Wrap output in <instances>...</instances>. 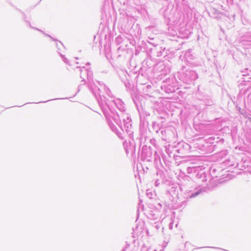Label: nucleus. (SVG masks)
<instances>
[{"label":"nucleus","mask_w":251,"mask_h":251,"mask_svg":"<svg viewBox=\"0 0 251 251\" xmlns=\"http://www.w3.org/2000/svg\"><path fill=\"white\" fill-rule=\"evenodd\" d=\"M99 86L96 87L98 94L96 91L93 92V95L96 99L102 113L107 121H111L112 116H110V109L116 111L114 107L121 112L126 113V108L124 102L120 99H115L112 95L110 89L104 83L98 82Z\"/></svg>","instance_id":"1"},{"label":"nucleus","mask_w":251,"mask_h":251,"mask_svg":"<svg viewBox=\"0 0 251 251\" xmlns=\"http://www.w3.org/2000/svg\"><path fill=\"white\" fill-rule=\"evenodd\" d=\"M189 175L181 176L179 189L182 192V195L186 199L196 198L205 191V188L200 186H195V176L193 173H188Z\"/></svg>","instance_id":"2"},{"label":"nucleus","mask_w":251,"mask_h":251,"mask_svg":"<svg viewBox=\"0 0 251 251\" xmlns=\"http://www.w3.org/2000/svg\"><path fill=\"white\" fill-rule=\"evenodd\" d=\"M110 116L112 120L123 131H125L131 139H133V131L132 121L127 113H122L121 116L114 109H110Z\"/></svg>","instance_id":"3"},{"label":"nucleus","mask_w":251,"mask_h":251,"mask_svg":"<svg viewBox=\"0 0 251 251\" xmlns=\"http://www.w3.org/2000/svg\"><path fill=\"white\" fill-rule=\"evenodd\" d=\"M77 68L80 69V78H82V80L81 81V84L78 86V91L79 90L80 87L81 85H84L86 83V79L85 77L87 78L88 80V86L89 90L91 91V92L93 94V90H94V91H96V93L98 94V91L96 90V87L97 86H99V84H98V82L100 83H103L102 82H100L99 81H97L96 83H94L93 80V72L92 71L89 69H86L85 67L83 66L82 68H81V67H77Z\"/></svg>","instance_id":"4"},{"label":"nucleus","mask_w":251,"mask_h":251,"mask_svg":"<svg viewBox=\"0 0 251 251\" xmlns=\"http://www.w3.org/2000/svg\"><path fill=\"white\" fill-rule=\"evenodd\" d=\"M141 160L144 161L151 162L153 160L154 164L158 165L161 163L160 158L157 151L151 147L143 146L140 152Z\"/></svg>","instance_id":"5"},{"label":"nucleus","mask_w":251,"mask_h":251,"mask_svg":"<svg viewBox=\"0 0 251 251\" xmlns=\"http://www.w3.org/2000/svg\"><path fill=\"white\" fill-rule=\"evenodd\" d=\"M177 77L182 82L186 84L193 83L198 78L197 73L189 68L182 66L181 70L176 74Z\"/></svg>","instance_id":"6"},{"label":"nucleus","mask_w":251,"mask_h":251,"mask_svg":"<svg viewBox=\"0 0 251 251\" xmlns=\"http://www.w3.org/2000/svg\"><path fill=\"white\" fill-rule=\"evenodd\" d=\"M187 173H193L195 176V181L205 182L207 181V175L203 170L201 169V166H189L187 168Z\"/></svg>","instance_id":"7"},{"label":"nucleus","mask_w":251,"mask_h":251,"mask_svg":"<svg viewBox=\"0 0 251 251\" xmlns=\"http://www.w3.org/2000/svg\"><path fill=\"white\" fill-rule=\"evenodd\" d=\"M178 82L175 76L169 77L163 82L161 89L166 93H173L178 89Z\"/></svg>","instance_id":"8"},{"label":"nucleus","mask_w":251,"mask_h":251,"mask_svg":"<svg viewBox=\"0 0 251 251\" xmlns=\"http://www.w3.org/2000/svg\"><path fill=\"white\" fill-rule=\"evenodd\" d=\"M148 43L152 45L151 47H147L148 54L151 57L155 58L162 56L165 57L167 55V50H166L165 48L159 45H154L150 42H148Z\"/></svg>","instance_id":"9"},{"label":"nucleus","mask_w":251,"mask_h":251,"mask_svg":"<svg viewBox=\"0 0 251 251\" xmlns=\"http://www.w3.org/2000/svg\"><path fill=\"white\" fill-rule=\"evenodd\" d=\"M176 130L173 127H167L161 129L159 135L163 140L167 142L173 141L176 138Z\"/></svg>","instance_id":"10"},{"label":"nucleus","mask_w":251,"mask_h":251,"mask_svg":"<svg viewBox=\"0 0 251 251\" xmlns=\"http://www.w3.org/2000/svg\"><path fill=\"white\" fill-rule=\"evenodd\" d=\"M165 18H168L169 21L173 24H176L177 23L183 21L184 19L183 15L179 11L176 10H172L171 14L167 17L166 14L164 15Z\"/></svg>","instance_id":"11"},{"label":"nucleus","mask_w":251,"mask_h":251,"mask_svg":"<svg viewBox=\"0 0 251 251\" xmlns=\"http://www.w3.org/2000/svg\"><path fill=\"white\" fill-rule=\"evenodd\" d=\"M240 42L246 48H251V33L248 32L240 38Z\"/></svg>","instance_id":"12"},{"label":"nucleus","mask_w":251,"mask_h":251,"mask_svg":"<svg viewBox=\"0 0 251 251\" xmlns=\"http://www.w3.org/2000/svg\"><path fill=\"white\" fill-rule=\"evenodd\" d=\"M119 75L121 80L124 83L125 87L126 88H128L130 86L129 78L130 77L129 75L126 72L121 71L119 73Z\"/></svg>","instance_id":"13"},{"label":"nucleus","mask_w":251,"mask_h":251,"mask_svg":"<svg viewBox=\"0 0 251 251\" xmlns=\"http://www.w3.org/2000/svg\"><path fill=\"white\" fill-rule=\"evenodd\" d=\"M224 170L221 169L219 167L213 166L210 168V174L212 177H221L223 175Z\"/></svg>","instance_id":"14"},{"label":"nucleus","mask_w":251,"mask_h":251,"mask_svg":"<svg viewBox=\"0 0 251 251\" xmlns=\"http://www.w3.org/2000/svg\"><path fill=\"white\" fill-rule=\"evenodd\" d=\"M177 187L175 184L170 185L166 190V195L170 197H173L174 196L177 195Z\"/></svg>","instance_id":"15"},{"label":"nucleus","mask_w":251,"mask_h":251,"mask_svg":"<svg viewBox=\"0 0 251 251\" xmlns=\"http://www.w3.org/2000/svg\"><path fill=\"white\" fill-rule=\"evenodd\" d=\"M209 15L217 20L222 19V17L223 16V14L215 8L211 10L209 12Z\"/></svg>","instance_id":"16"},{"label":"nucleus","mask_w":251,"mask_h":251,"mask_svg":"<svg viewBox=\"0 0 251 251\" xmlns=\"http://www.w3.org/2000/svg\"><path fill=\"white\" fill-rule=\"evenodd\" d=\"M185 59L188 63H190V61L194 58V55L192 53V50L190 49L188 50L184 54Z\"/></svg>","instance_id":"17"},{"label":"nucleus","mask_w":251,"mask_h":251,"mask_svg":"<svg viewBox=\"0 0 251 251\" xmlns=\"http://www.w3.org/2000/svg\"><path fill=\"white\" fill-rule=\"evenodd\" d=\"M235 160L233 157L226 159L223 162L225 166L229 167H233L234 166Z\"/></svg>","instance_id":"18"},{"label":"nucleus","mask_w":251,"mask_h":251,"mask_svg":"<svg viewBox=\"0 0 251 251\" xmlns=\"http://www.w3.org/2000/svg\"><path fill=\"white\" fill-rule=\"evenodd\" d=\"M201 100L204 105L207 106H212L213 105V101L210 97L207 96L203 98Z\"/></svg>","instance_id":"19"},{"label":"nucleus","mask_w":251,"mask_h":251,"mask_svg":"<svg viewBox=\"0 0 251 251\" xmlns=\"http://www.w3.org/2000/svg\"><path fill=\"white\" fill-rule=\"evenodd\" d=\"M129 148H125L126 151L127 153H130L131 154L135 153V145L134 143H131L130 141H129Z\"/></svg>","instance_id":"20"},{"label":"nucleus","mask_w":251,"mask_h":251,"mask_svg":"<svg viewBox=\"0 0 251 251\" xmlns=\"http://www.w3.org/2000/svg\"><path fill=\"white\" fill-rule=\"evenodd\" d=\"M152 126L153 130L158 135H160V133H161V129L163 128V127H160L159 125L157 124L155 122H153L152 123Z\"/></svg>","instance_id":"21"},{"label":"nucleus","mask_w":251,"mask_h":251,"mask_svg":"<svg viewBox=\"0 0 251 251\" xmlns=\"http://www.w3.org/2000/svg\"><path fill=\"white\" fill-rule=\"evenodd\" d=\"M206 145H214L215 143H217L219 142L218 138L216 139V141H215V137L211 136L209 137L208 138L205 139Z\"/></svg>","instance_id":"22"},{"label":"nucleus","mask_w":251,"mask_h":251,"mask_svg":"<svg viewBox=\"0 0 251 251\" xmlns=\"http://www.w3.org/2000/svg\"><path fill=\"white\" fill-rule=\"evenodd\" d=\"M56 48H57V51L62 50V49H64L65 47L61 42L58 41V43L56 42Z\"/></svg>","instance_id":"23"},{"label":"nucleus","mask_w":251,"mask_h":251,"mask_svg":"<svg viewBox=\"0 0 251 251\" xmlns=\"http://www.w3.org/2000/svg\"><path fill=\"white\" fill-rule=\"evenodd\" d=\"M205 146L207 147V151L209 152H213L215 150V148L216 147V145H205Z\"/></svg>","instance_id":"24"},{"label":"nucleus","mask_w":251,"mask_h":251,"mask_svg":"<svg viewBox=\"0 0 251 251\" xmlns=\"http://www.w3.org/2000/svg\"><path fill=\"white\" fill-rule=\"evenodd\" d=\"M58 53L60 55V56H61V57L62 58L64 62L67 64H69V60L67 58H66L64 55H63L62 54H61L60 51H58Z\"/></svg>","instance_id":"25"},{"label":"nucleus","mask_w":251,"mask_h":251,"mask_svg":"<svg viewBox=\"0 0 251 251\" xmlns=\"http://www.w3.org/2000/svg\"><path fill=\"white\" fill-rule=\"evenodd\" d=\"M123 41V38L121 36L116 37L115 42L117 45H120Z\"/></svg>","instance_id":"26"},{"label":"nucleus","mask_w":251,"mask_h":251,"mask_svg":"<svg viewBox=\"0 0 251 251\" xmlns=\"http://www.w3.org/2000/svg\"><path fill=\"white\" fill-rule=\"evenodd\" d=\"M34 29H36V30H38L39 31H40V32H42L45 35V36H48L51 39H52L53 41H57V40L53 38L51 36H50V35L48 34H46L45 33V32H44L42 30L38 29V28H34Z\"/></svg>","instance_id":"27"},{"label":"nucleus","mask_w":251,"mask_h":251,"mask_svg":"<svg viewBox=\"0 0 251 251\" xmlns=\"http://www.w3.org/2000/svg\"><path fill=\"white\" fill-rule=\"evenodd\" d=\"M159 68H160L161 70V75H165L166 71L163 70V69L165 68V66L163 64L161 65H160Z\"/></svg>","instance_id":"28"},{"label":"nucleus","mask_w":251,"mask_h":251,"mask_svg":"<svg viewBox=\"0 0 251 251\" xmlns=\"http://www.w3.org/2000/svg\"><path fill=\"white\" fill-rule=\"evenodd\" d=\"M249 71L248 69H246L244 71H242V75L246 76L249 75Z\"/></svg>","instance_id":"29"},{"label":"nucleus","mask_w":251,"mask_h":251,"mask_svg":"<svg viewBox=\"0 0 251 251\" xmlns=\"http://www.w3.org/2000/svg\"><path fill=\"white\" fill-rule=\"evenodd\" d=\"M154 225V226L156 229H159L161 227V224L159 222H155Z\"/></svg>","instance_id":"30"},{"label":"nucleus","mask_w":251,"mask_h":251,"mask_svg":"<svg viewBox=\"0 0 251 251\" xmlns=\"http://www.w3.org/2000/svg\"><path fill=\"white\" fill-rule=\"evenodd\" d=\"M180 145H182L183 148H185L186 149H190V147L189 145H188V144L183 143L181 144Z\"/></svg>","instance_id":"31"},{"label":"nucleus","mask_w":251,"mask_h":251,"mask_svg":"<svg viewBox=\"0 0 251 251\" xmlns=\"http://www.w3.org/2000/svg\"><path fill=\"white\" fill-rule=\"evenodd\" d=\"M154 184V186L156 187L158 186L160 184V180L159 179H156L155 181Z\"/></svg>","instance_id":"32"},{"label":"nucleus","mask_w":251,"mask_h":251,"mask_svg":"<svg viewBox=\"0 0 251 251\" xmlns=\"http://www.w3.org/2000/svg\"><path fill=\"white\" fill-rule=\"evenodd\" d=\"M147 195L149 198L152 199L151 196H152V194L151 192H149L148 190L147 191Z\"/></svg>","instance_id":"33"},{"label":"nucleus","mask_w":251,"mask_h":251,"mask_svg":"<svg viewBox=\"0 0 251 251\" xmlns=\"http://www.w3.org/2000/svg\"><path fill=\"white\" fill-rule=\"evenodd\" d=\"M176 151L178 153H180L181 154H184V152H183V149H178L176 150Z\"/></svg>","instance_id":"34"},{"label":"nucleus","mask_w":251,"mask_h":251,"mask_svg":"<svg viewBox=\"0 0 251 251\" xmlns=\"http://www.w3.org/2000/svg\"><path fill=\"white\" fill-rule=\"evenodd\" d=\"M148 218L149 219H156V217H154V214L151 215V214H150V215L148 216Z\"/></svg>","instance_id":"35"},{"label":"nucleus","mask_w":251,"mask_h":251,"mask_svg":"<svg viewBox=\"0 0 251 251\" xmlns=\"http://www.w3.org/2000/svg\"><path fill=\"white\" fill-rule=\"evenodd\" d=\"M134 101L135 104L136 105V108H137L138 111H139V112H140V108H139V105L134 100Z\"/></svg>","instance_id":"36"},{"label":"nucleus","mask_w":251,"mask_h":251,"mask_svg":"<svg viewBox=\"0 0 251 251\" xmlns=\"http://www.w3.org/2000/svg\"><path fill=\"white\" fill-rule=\"evenodd\" d=\"M58 99H52V100H46L45 101H41V102H39V103H41V102H47L49 101H50V100H58Z\"/></svg>","instance_id":"37"},{"label":"nucleus","mask_w":251,"mask_h":251,"mask_svg":"<svg viewBox=\"0 0 251 251\" xmlns=\"http://www.w3.org/2000/svg\"><path fill=\"white\" fill-rule=\"evenodd\" d=\"M221 153L222 155H223V154L226 155V151H222Z\"/></svg>","instance_id":"38"},{"label":"nucleus","mask_w":251,"mask_h":251,"mask_svg":"<svg viewBox=\"0 0 251 251\" xmlns=\"http://www.w3.org/2000/svg\"><path fill=\"white\" fill-rule=\"evenodd\" d=\"M90 65V63L89 62H87V63L85 64V65H86V66H89Z\"/></svg>","instance_id":"39"},{"label":"nucleus","mask_w":251,"mask_h":251,"mask_svg":"<svg viewBox=\"0 0 251 251\" xmlns=\"http://www.w3.org/2000/svg\"><path fill=\"white\" fill-rule=\"evenodd\" d=\"M154 141H155V140H151V143H152V142H154Z\"/></svg>","instance_id":"40"},{"label":"nucleus","mask_w":251,"mask_h":251,"mask_svg":"<svg viewBox=\"0 0 251 251\" xmlns=\"http://www.w3.org/2000/svg\"><path fill=\"white\" fill-rule=\"evenodd\" d=\"M21 12L22 13V14H23V15H24V17H25V15L24 13H23V12H22V11H21Z\"/></svg>","instance_id":"41"},{"label":"nucleus","mask_w":251,"mask_h":251,"mask_svg":"<svg viewBox=\"0 0 251 251\" xmlns=\"http://www.w3.org/2000/svg\"><path fill=\"white\" fill-rule=\"evenodd\" d=\"M146 116H148V115H150V114L149 113H146Z\"/></svg>","instance_id":"42"},{"label":"nucleus","mask_w":251,"mask_h":251,"mask_svg":"<svg viewBox=\"0 0 251 251\" xmlns=\"http://www.w3.org/2000/svg\"><path fill=\"white\" fill-rule=\"evenodd\" d=\"M249 121H250V122L251 123V118H249Z\"/></svg>","instance_id":"43"},{"label":"nucleus","mask_w":251,"mask_h":251,"mask_svg":"<svg viewBox=\"0 0 251 251\" xmlns=\"http://www.w3.org/2000/svg\"><path fill=\"white\" fill-rule=\"evenodd\" d=\"M214 63H215V65H216V62H215Z\"/></svg>","instance_id":"44"},{"label":"nucleus","mask_w":251,"mask_h":251,"mask_svg":"<svg viewBox=\"0 0 251 251\" xmlns=\"http://www.w3.org/2000/svg\"><path fill=\"white\" fill-rule=\"evenodd\" d=\"M203 248V247H200V248H199V249H201V248Z\"/></svg>","instance_id":"45"}]
</instances>
